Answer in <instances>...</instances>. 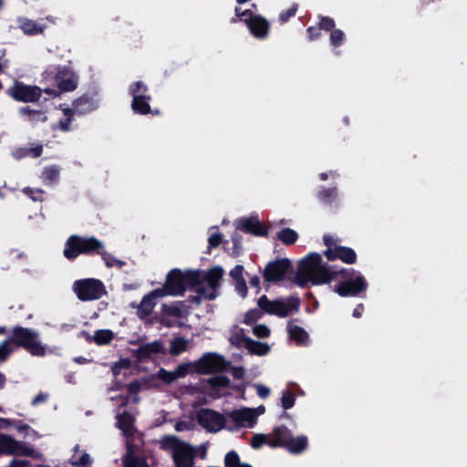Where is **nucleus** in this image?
I'll use <instances>...</instances> for the list:
<instances>
[{"label": "nucleus", "mask_w": 467, "mask_h": 467, "mask_svg": "<svg viewBox=\"0 0 467 467\" xmlns=\"http://www.w3.org/2000/svg\"><path fill=\"white\" fill-rule=\"evenodd\" d=\"M337 272L326 265L322 262L320 254H310L300 261L293 282L300 287H305L308 284L321 285L329 283L337 278Z\"/></svg>", "instance_id": "nucleus-1"}, {"label": "nucleus", "mask_w": 467, "mask_h": 467, "mask_svg": "<svg viewBox=\"0 0 467 467\" xmlns=\"http://www.w3.org/2000/svg\"><path fill=\"white\" fill-rule=\"evenodd\" d=\"M159 442L160 448L171 455L175 467H192L196 452L190 443L172 435L164 436Z\"/></svg>", "instance_id": "nucleus-2"}, {"label": "nucleus", "mask_w": 467, "mask_h": 467, "mask_svg": "<svg viewBox=\"0 0 467 467\" xmlns=\"http://www.w3.org/2000/svg\"><path fill=\"white\" fill-rule=\"evenodd\" d=\"M257 306L267 315L285 318L298 312L300 299L297 296L270 299L264 295L258 298Z\"/></svg>", "instance_id": "nucleus-3"}, {"label": "nucleus", "mask_w": 467, "mask_h": 467, "mask_svg": "<svg viewBox=\"0 0 467 467\" xmlns=\"http://www.w3.org/2000/svg\"><path fill=\"white\" fill-rule=\"evenodd\" d=\"M10 338L16 348L22 347L32 356L44 357L49 351L39 340V333L30 328L15 327Z\"/></svg>", "instance_id": "nucleus-4"}, {"label": "nucleus", "mask_w": 467, "mask_h": 467, "mask_svg": "<svg viewBox=\"0 0 467 467\" xmlns=\"http://www.w3.org/2000/svg\"><path fill=\"white\" fill-rule=\"evenodd\" d=\"M104 244L95 237H82L71 235L65 244L64 255L73 260L79 254H99Z\"/></svg>", "instance_id": "nucleus-5"}, {"label": "nucleus", "mask_w": 467, "mask_h": 467, "mask_svg": "<svg viewBox=\"0 0 467 467\" xmlns=\"http://www.w3.org/2000/svg\"><path fill=\"white\" fill-rule=\"evenodd\" d=\"M223 270L221 267H213L209 270L203 281L197 285V296L194 300L200 303L202 300H213L217 296V290L221 285Z\"/></svg>", "instance_id": "nucleus-6"}, {"label": "nucleus", "mask_w": 467, "mask_h": 467, "mask_svg": "<svg viewBox=\"0 0 467 467\" xmlns=\"http://www.w3.org/2000/svg\"><path fill=\"white\" fill-rule=\"evenodd\" d=\"M346 278L345 281L339 283L335 291L341 296H355L367 288L365 278L353 269H343L337 272Z\"/></svg>", "instance_id": "nucleus-7"}, {"label": "nucleus", "mask_w": 467, "mask_h": 467, "mask_svg": "<svg viewBox=\"0 0 467 467\" xmlns=\"http://www.w3.org/2000/svg\"><path fill=\"white\" fill-rule=\"evenodd\" d=\"M73 289L82 301L97 300L106 294L102 282L92 278L76 281Z\"/></svg>", "instance_id": "nucleus-8"}, {"label": "nucleus", "mask_w": 467, "mask_h": 467, "mask_svg": "<svg viewBox=\"0 0 467 467\" xmlns=\"http://www.w3.org/2000/svg\"><path fill=\"white\" fill-rule=\"evenodd\" d=\"M198 423L210 432H218L224 427L227 428V415L224 416L211 409H202L197 412Z\"/></svg>", "instance_id": "nucleus-9"}, {"label": "nucleus", "mask_w": 467, "mask_h": 467, "mask_svg": "<svg viewBox=\"0 0 467 467\" xmlns=\"http://www.w3.org/2000/svg\"><path fill=\"white\" fill-rule=\"evenodd\" d=\"M45 75L47 77L54 76L57 87L62 91H72L78 86V77L77 75L67 67H49L46 71Z\"/></svg>", "instance_id": "nucleus-10"}, {"label": "nucleus", "mask_w": 467, "mask_h": 467, "mask_svg": "<svg viewBox=\"0 0 467 467\" xmlns=\"http://www.w3.org/2000/svg\"><path fill=\"white\" fill-rule=\"evenodd\" d=\"M227 428H252L256 422V413L254 409L244 408L227 413Z\"/></svg>", "instance_id": "nucleus-11"}, {"label": "nucleus", "mask_w": 467, "mask_h": 467, "mask_svg": "<svg viewBox=\"0 0 467 467\" xmlns=\"http://www.w3.org/2000/svg\"><path fill=\"white\" fill-rule=\"evenodd\" d=\"M8 94L16 100L21 102H35L42 94V89L36 86L26 85L23 82H15L8 89Z\"/></svg>", "instance_id": "nucleus-12"}, {"label": "nucleus", "mask_w": 467, "mask_h": 467, "mask_svg": "<svg viewBox=\"0 0 467 467\" xmlns=\"http://www.w3.org/2000/svg\"><path fill=\"white\" fill-rule=\"evenodd\" d=\"M147 90V86L140 81L130 87V93L133 97L131 107L132 109L139 114H147L150 112V108L149 101L150 100V96L145 95Z\"/></svg>", "instance_id": "nucleus-13"}, {"label": "nucleus", "mask_w": 467, "mask_h": 467, "mask_svg": "<svg viewBox=\"0 0 467 467\" xmlns=\"http://www.w3.org/2000/svg\"><path fill=\"white\" fill-rule=\"evenodd\" d=\"M0 451L5 454L32 455L34 449L25 442L17 441L8 435L0 433Z\"/></svg>", "instance_id": "nucleus-14"}, {"label": "nucleus", "mask_w": 467, "mask_h": 467, "mask_svg": "<svg viewBox=\"0 0 467 467\" xmlns=\"http://www.w3.org/2000/svg\"><path fill=\"white\" fill-rule=\"evenodd\" d=\"M184 279L181 271L173 269L168 274L163 287L158 289L162 290L163 296L182 295L184 290Z\"/></svg>", "instance_id": "nucleus-15"}, {"label": "nucleus", "mask_w": 467, "mask_h": 467, "mask_svg": "<svg viewBox=\"0 0 467 467\" xmlns=\"http://www.w3.org/2000/svg\"><path fill=\"white\" fill-rule=\"evenodd\" d=\"M290 268V261L281 259L269 263L264 271V278L266 282H278L285 278Z\"/></svg>", "instance_id": "nucleus-16"}, {"label": "nucleus", "mask_w": 467, "mask_h": 467, "mask_svg": "<svg viewBox=\"0 0 467 467\" xmlns=\"http://www.w3.org/2000/svg\"><path fill=\"white\" fill-rule=\"evenodd\" d=\"M224 368V359L216 354L204 355L199 361L196 362V371L202 374L219 371Z\"/></svg>", "instance_id": "nucleus-17"}, {"label": "nucleus", "mask_w": 467, "mask_h": 467, "mask_svg": "<svg viewBox=\"0 0 467 467\" xmlns=\"http://www.w3.org/2000/svg\"><path fill=\"white\" fill-rule=\"evenodd\" d=\"M163 297L162 290L155 289L145 296L138 306L137 314L140 318H146L156 306L158 298Z\"/></svg>", "instance_id": "nucleus-18"}, {"label": "nucleus", "mask_w": 467, "mask_h": 467, "mask_svg": "<svg viewBox=\"0 0 467 467\" xmlns=\"http://www.w3.org/2000/svg\"><path fill=\"white\" fill-rule=\"evenodd\" d=\"M326 255L328 260L340 259L346 264H353L356 262L357 255L354 250L348 247L337 246L329 248L326 251Z\"/></svg>", "instance_id": "nucleus-19"}, {"label": "nucleus", "mask_w": 467, "mask_h": 467, "mask_svg": "<svg viewBox=\"0 0 467 467\" xmlns=\"http://www.w3.org/2000/svg\"><path fill=\"white\" fill-rule=\"evenodd\" d=\"M244 22L248 26L250 32L257 38H264L268 34L269 26L267 21L262 16H255L249 20L244 18Z\"/></svg>", "instance_id": "nucleus-20"}, {"label": "nucleus", "mask_w": 467, "mask_h": 467, "mask_svg": "<svg viewBox=\"0 0 467 467\" xmlns=\"http://www.w3.org/2000/svg\"><path fill=\"white\" fill-rule=\"evenodd\" d=\"M270 447H286L292 437V433L286 427L280 426L274 429V431L270 433Z\"/></svg>", "instance_id": "nucleus-21"}, {"label": "nucleus", "mask_w": 467, "mask_h": 467, "mask_svg": "<svg viewBox=\"0 0 467 467\" xmlns=\"http://www.w3.org/2000/svg\"><path fill=\"white\" fill-rule=\"evenodd\" d=\"M237 228L255 235H265L266 229L255 218H243L239 220Z\"/></svg>", "instance_id": "nucleus-22"}, {"label": "nucleus", "mask_w": 467, "mask_h": 467, "mask_svg": "<svg viewBox=\"0 0 467 467\" xmlns=\"http://www.w3.org/2000/svg\"><path fill=\"white\" fill-rule=\"evenodd\" d=\"M181 309L177 306H164L161 316V322L164 326L171 327L177 324L178 319L181 317Z\"/></svg>", "instance_id": "nucleus-23"}, {"label": "nucleus", "mask_w": 467, "mask_h": 467, "mask_svg": "<svg viewBox=\"0 0 467 467\" xmlns=\"http://www.w3.org/2000/svg\"><path fill=\"white\" fill-rule=\"evenodd\" d=\"M134 420V417L126 411L117 415V425L125 436L133 435Z\"/></svg>", "instance_id": "nucleus-24"}, {"label": "nucleus", "mask_w": 467, "mask_h": 467, "mask_svg": "<svg viewBox=\"0 0 467 467\" xmlns=\"http://www.w3.org/2000/svg\"><path fill=\"white\" fill-rule=\"evenodd\" d=\"M70 462L78 467H90L92 460L88 453L80 450L78 445H76L74 447L73 454L70 457Z\"/></svg>", "instance_id": "nucleus-25"}, {"label": "nucleus", "mask_w": 467, "mask_h": 467, "mask_svg": "<svg viewBox=\"0 0 467 467\" xmlns=\"http://www.w3.org/2000/svg\"><path fill=\"white\" fill-rule=\"evenodd\" d=\"M19 27L26 35L41 34L45 29L44 25L27 18H23L19 21Z\"/></svg>", "instance_id": "nucleus-26"}, {"label": "nucleus", "mask_w": 467, "mask_h": 467, "mask_svg": "<svg viewBox=\"0 0 467 467\" xmlns=\"http://www.w3.org/2000/svg\"><path fill=\"white\" fill-rule=\"evenodd\" d=\"M163 349L162 343L160 341H154L151 343L145 344L138 349V357L140 358H150L151 355L161 352Z\"/></svg>", "instance_id": "nucleus-27"}, {"label": "nucleus", "mask_w": 467, "mask_h": 467, "mask_svg": "<svg viewBox=\"0 0 467 467\" xmlns=\"http://www.w3.org/2000/svg\"><path fill=\"white\" fill-rule=\"evenodd\" d=\"M308 441L304 435L297 437H291L289 442L286 445V449L292 453H300L307 448Z\"/></svg>", "instance_id": "nucleus-28"}, {"label": "nucleus", "mask_w": 467, "mask_h": 467, "mask_svg": "<svg viewBox=\"0 0 467 467\" xmlns=\"http://www.w3.org/2000/svg\"><path fill=\"white\" fill-rule=\"evenodd\" d=\"M287 331L290 337L297 344L303 345L306 343L308 335L302 327L295 325L293 322H289L287 325Z\"/></svg>", "instance_id": "nucleus-29"}, {"label": "nucleus", "mask_w": 467, "mask_h": 467, "mask_svg": "<svg viewBox=\"0 0 467 467\" xmlns=\"http://www.w3.org/2000/svg\"><path fill=\"white\" fill-rule=\"evenodd\" d=\"M244 348L251 353L258 356H265L270 351V347L266 343L254 341L251 338L246 340Z\"/></svg>", "instance_id": "nucleus-30"}, {"label": "nucleus", "mask_w": 467, "mask_h": 467, "mask_svg": "<svg viewBox=\"0 0 467 467\" xmlns=\"http://www.w3.org/2000/svg\"><path fill=\"white\" fill-rule=\"evenodd\" d=\"M124 467H150L146 459L136 456L131 449H129L123 459Z\"/></svg>", "instance_id": "nucleus-31"}, {"label": "nucleus", "mask_w": 467, "mask_h": 467, "mask_svg": "<svg viewBox=\"0 0 467 467\" xmlns=\"http://www.w3.org/2000/svg\"><path fill=\"white\" fill-rule=\"evenodd\" d=\"M190 341L183 337H175L171 341L170 353L173 356L180 355L189 348Z\"/></svg>", "instance_id": "nucleus-32"}, {"label": "nucleus", "mask_w": 467, "mask_h": 467, "mask_svg": "<svg viewBox=\"0 0 467 467\" xmlns=\"http://www.w3.org/2000/svg\"><path fill=\"white\" fill-rule=\"evenodd\" d=\"M20 113L26 118L28 121L31 123H36L38 121L44 122L47 120V117L44 112L39 110L30 109L28 107L22 108L20 109Z\"/></svg>", "instance_id": "nucleus-33"}, {"label": "nucleus", "mask_w": 467, "mask_h": 467, "mask_svg": "<svg viewBox=\"0 0 467 467\" xmlns=\"http://www.w3.org/2000/svg\"><path fill=\"white\" fill-rule=\"evenodd\" d=\"M114 338V333L109 329H99L94 333L93 341L99 346L107 345Z\"/></svg>", "instance_id": "nucleus-34"}, {"label": "nucleus", "mask_w": 467, "mask_h": 467, "mask_svg": "<svg viewBox=\"0 0 467 467\" xmlns=\"http://www.w3.org/2000/svg\"><path fill=\"white\" fill-rule=\"evenodd\" d=\"M59 169L53 165L46 167L42 172V180L47 184H52L58 181Z\"/></svg>", "instance_id": "nucleus-35"}, {"label": "nucleus", "mask_w": 467, "mask_h": 467, "mask_svg": "<svg viewBox=\"0 0 467 467\" xmlns=\"http://www.w3.org/2000/svg\"><path fill=\"white\" fill-rule=\"evenodd\" d=\"M229 340L234 345L244 347L246 340H249V338L245 337L243 328L234 327L231 330Z\"/></svg>", "instance_id": "nucleus-36"}, {"label": "nucleus", "mask_w": 467, "mask_h": 467, "mask_svg": "<svg viewBox=\"0 0 467 467\" xmlns=\"http://www.w3.org/2000/svg\"><path fill=\"white\" fill-rule=\"evenodd\" d=\"M16 347L11 338L4 340L0 344V363L5 361L8 357L15 351Z\"/></svg>", "instance_id": "nucleus-37"}, {"label": "nucleus", "mask_w": 467, "mask_h": 467, "mask_svg": "<svg viewBox=\"0 0 467 467\" xmlns=\"http://www.w3.org/2000/svg\"><path fill=\"white\" fill-rule=\"evenodd\" d=\"M278 238L285 244H294L297 240V234L289 228L282 229L278 234Z\"/></svg>", "instance_id": "nucleus-38"}, {"label": "nucleus", "mask_w": 467, "mask_h": 467, "mask_svg": "<svg viewBox=\"0 0 467 467\" xmlns=\"http://www.w3.org/2000/svg\"><path fill=\"white\" fill-rule=\"evenodd\" d=\"M99 254L101 255L103 261L105 262L108 267L121 268L122 266L125 265V263L123 261L117 259L114 255L106 253L103 250H100V253Z\"/></svg>", "instance_id": "nucleus-39"}, {"label": "nucleus", "mask_w": 467, "mask_h": 467, "mask_svg": "<svg viewBox=\"0 0 467 467\" xmlns=\"http://www.w3.org/2000/svg\"><path fill=\"white\" fill-rule=\"evenodd\" d=\"M196 371V363H182L180 364L174 370L176 379H181L185 377L187 374H189L192 371Z\"/></svg>", "instance_id": "nucleus-40"}, {"label": "nucleus", "mask_w": 467, "mask_h": 467, "mask_svg": "<svg viewBox=\"0 0 467 467\" xmlns=\"http://www.w3.org/2000/svg\"><path fill=\"white\" fill-rule=\"evenodd\" d=\"M271 436L270 434H255L253 436L251 441V446L254 449H259L263 444L270 446Z\"/></svg>", "instance_id": "nucleus-41"}, {"label": "nucleus", "mask_w": 467, "mask_h": 467, "mask_svg": "<svg viewBox=\"0 0 467 467\" xmlns=\"http://www.w3.org/2000/svg\"><path fill=\"white\" fill-rule=\"evenodd\" d=\"M264 314L265 313L260 308L259 309H250L249 311H247L245 313L244 322L246 325H252L254 322H256L257 320L261 319L263 317Z\"/></svg>", "instance_id": "nucleus-42"}, {"label": "nucleus", "mask_w": 467, "mask_h": 467, "mask_svg": "<svg viewBox=\"0 0 467 467\" xmlns=\"http://www.w3.org/2000/svg\"><path fill=\"white\" fill-rule=\"evenodd\" d=\"M154 378L158 379H161V381H163L164 383L166 384H170L173 381H175L177 379H176V376H175V373H174V370L173 371H168L164 368H161L155 375H154Z\"/></svg>", "instance_id": "nucleus-43"}, {"label": "nucleus", "mask_w": 467, "mask_h": 467, "mask_svg": "<svg viewBox=\"0 0 467 467\" xmlns=\"http://www.w3.org/2000/svg\"><path fill=\"white\" fill-rule=\"evenodd\" d=\"M296 401L295 395L290 390H284L281 398V404L284 410L291 409Z\"/></svg>", "instance_id": "nucleus-44"}, {"label": "nucleus", "mask_w": 467, "mask_h": 467, "mask_svg": "<svg viewBox=\"0 0 467 467\" xmlns=\"http://www.w3.org/2000/svg\"><path fill=\"white\" fill-rule=\"evenodd\" d=\"M130 366L131 362L130 359L122 358L112 366L111 370L114 376H118L123 369H129Z\"/></svg>", "instance_id": "nucleus-45"}, {"label": "nucleus", "mask_w": 467, "mask_h": 467, "mask_svg": "<svg viewBox=\"0 0 467 467\" xmlns=\"http://www.w3.org/2000/svg\"><path fill=\"white\" fill-rule=\"evenodd\" d=\"M253 334L259 338H266L270 336V328L263 324L255 325L253 327Z\"/></svg>", "instance_id": "nucleus-46"}, {"label": "nucleus", "mask_w": 467, "mask_h": 467, "mask_svg": "<svg viewBox=\"0 0 467 467\" xmlns=\"http://www.w3.org/2000/svg\"><path fill=\"white\" fill-rule=\"evenodd\" d=\"M128 392L130 396L131 397L134 403L139 402L140 398L138 396L140 390V385L138 381H133L130 383L127 387Z\"/></svg>", "instance_id": "nucleus-47"}, {"label": "nucleus", "mask_w": 467, "mask_h": 467, "mask_svg": "<svg viewBox=\"0 0 467 467\" xmlns=\"http://www.w3.org/2000/svg\"><path fill=\"white\" fill-rule=\"evenodd\" d=\"M209 383L214 388H223L229 385L230 380L224 376H215L209 379Z\"/></svg>", "instance_id": "nucleus-48"}, {"label": "nucleus", "mask_w": 467, "mask_h": 467, "mask_svg": "<svg viewBox=\"0 0 467 467\" xmlns=\"http://www.w3.org/2000/svg\"><path fill=\"white\" fill-rule=\"evenodd\" d=\"M224 463L226 467H238L240 465L239 456L236 452L230 451L225 456Z\"/></svg>", "instance_id": "nucleus-49"}, {"label": "nucleus", "mask_w": 467, "mask_h": 467, "mask_svg": "<svg viewBox=\"0 0 467 467\" xmlns=\"http://www.w3.org/2000/svg\"><path fill=\"white\" fill-rule=\"evenodd\" d=\"M344 37H345V35H344L343 31H341L339 29H336V30L332 31L330 34L331 45H333L334 47H337V46L341 45L344 40Z\"/></svg>", "instance_id": "nucleus-50"}, {"label": "nucleus", "mask_w": 467, "mask_h": 467, "mask_svg": "<svg viewBox=\"0 0 467 467\" xmlns=\"http://www.w3.org/2000/svg\"><path fill=\"white\" fill-rule=\"evenodd\" d=\"M24 192L26 194L29 195L34 201L42 200V196L44 193L42 190H33L31 188H26Z\"/></svg>", "instance_id": "nucleus-51"}, {"label": "nucleus", "mask_w": 467, "mask_h": 467, "mask_svg": "<svg viewBox=\"0 0 467 467\" xmlns=\"http://www.w3.org/2000/svg\"><path fill=\"white\" fill-rule=\"evenodd\" d=\"M319 26L320 28L329 31L334 28L335 23L334 20L330 17H322L319 22Z\"/></svg>", "instance_id": "nucleus-52"}, {"label": "nucleus", "mask_w": 467, "mask_h": 467, "mask_svg": "<svg viewBox=\"0 0 467 467\" xmlns=\"http://www.w3.org/2000/svg\"><path fill=\"white\" fill-rule=\"evenodd\" d=\"M235 290H236V292L242 297H245L246 296V295H247V286H246L244 279V280L235 281Z\"/></svg>", "instance_id": "nucleus-53"}, {"label": "nucleus", "mask_w": 467, "mask_h": 467, "mask_svg": "<svg viewBox=\"0 0 467 467\" xmlns=\"http://www.w3.org/2000/svg\"><path fill=\"white\" fill-rule=\"evenodd\" d=\"M193 424L189 421L181 420L176 422L174 429L176 431H185L192 430Z\"/></svg>", "instance_id": "nucleus-54"}, {"label": "nucleus", "mask_w": 467, "mask_h": 467, "mask_svg": "<svg viewBox=\"0 0 467 467\" xmlns=\"http://www.w3.org/2000/svg\"><path fill=\"white\" fill-rule=\"evenodd\" d=\"M244 267L242 265H236L231 270L230 275L234 281L244 280L243 278Z\"/></svg>", "instance_id": "nucleus-55"}, {"label": "nucleus", "mask_w": 467, "mask_h": 467, "mask_svg": "<svg viewBox=\"0 0 467 467\" xmlns=\"http://www.w3.org/2000/svg\"><path fill=\"white\" fill-rule=\"evenodd\" d=\"M65 112V115L67 116V119L66 120H61L60 123H59V126H60V129L64 131H67L69 130V125H70V121H71V109H67L64 110Z\"/></svg>", "instance_id": "nucleus-56"}, {"label": "nucleus", "mask_w": 467, "mask_h": 467, "mask_svg": "<svg viewBox=\"0 0 467 467\" xmlns=\"http://www.w3.org/2000/svg\"><path fill=\"white\" fill-rule=\"evenodd\" d=\"M43 146L41 144H37L34 147L27 148L28 156L33 158H37L42 154Z\"/></svg>", "instance_id": "nucleus-57"}, {"label": "nucleus", "mask_w": 467, "mask_h": 467, "mask_svg": "<svg viewBox=\"0 0 467 467\" xmlns=\"http://www.w3.org/2000/svg\"><path fill=\"white\" fill-rule=\"evenodd\" d=\"M296 9H297V7L296 5L291 6L287 11L280 14V19L283 22H286L290 17H292L296 15Z\"/></svg>", "instance_id": "nucleus-58"}, {"label": "nucleus", "mask_w": 467, "mask_h": 467, "mask_svg": "<svg viewBox=\"0 0 467 467\" xmlns=\"http://www.w3.org/2000/svg\"><path fill=\"white\" fill-rule=\"evenodd\" d=\"M255 389L257 395L263 399L268 397L270 394V389L266 386L257 384L255 385Z\"/></svg>", "instance_id": "nucleus-59"}, {"label": "nucleus", "mask_w": 467, "mask_h": 467, "mask_svg": "<svg viewBox=\"0 0 467 467\" xmlns=\"http://www.w3.org/2000/svg\"><path fill=\"white\" fill-rule=\"evenodd\" d=\"M235 15L236 16L244 22V18L246 19H250V18H254V16H252V12L250 10H244L243 12L240 11L239 8H235Z\"/></svg>", "instance_id": "nucleus-60"}, {"label": "nucleus", "mask_w": 467, "mask_h": 467, "mask_svg": "<svg viewBox=\"0 0 467 467\" xmlns=\"http://www.w3.org/2000/svg\"><path fill=\"white\" fill-rule=\"evenodd\" d=\"M12 155L16 160H20L22 158L27 157L28 156L27 148H18V149H16L12 152Z\"/></svg>", "instance_id": "nucleus-61"}, {"label": "nucleus", "mask_w": 467, "mask_h": 467, "mask_svg": "<svg viewBox=\"0 0 467 467\" xmlns=\"http://www.w3.org/2000/svg\"><path fill=\"white\" fill-rule=\"evenodd\" d=\"M208 241L210 247H216L220 244L222 236L219 234H211Z\"/></svg>", "instance_id": "nucleus-62"}, {"label": "nucleus", "mask_w": 467, "mask_h": 467, "mask_svg": "<svg viewBox=\"0 0 467 467\" xmlns=\"http://www.w3.org/2000/svg\"><path fill=\"white\" fill-rule=\"evenodd\" d=\"M319 196H320V199L325 202V201L328 200L329 198L336 196V190L335 189L324 190L320 192Z\"/></svg>", "instance_id": "nucleus-63"}, {"label": "nucleus", "mask_w": 467, "mask_h": 467, "mask_svg": "<svg viewBox=\"0 0 467 467\" xmlns=\"http://www.w3.org/2000/svg\"><path fill=\"white\" fill-rule=\"evenodd\" d=\"M29 462L27 461L14 460L12 461L10 467H27Z\"/></svg>", "instance_id": "nucleus-64"}]
</instances>
